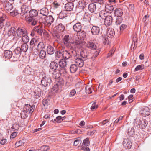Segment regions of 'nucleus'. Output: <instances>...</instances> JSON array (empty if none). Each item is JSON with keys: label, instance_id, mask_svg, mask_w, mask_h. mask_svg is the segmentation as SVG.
<instances>
[{"label": "nucleus", "instance_id": "nucleus-16", "mask_svg": "<svg viewBox=\"0 0 151 151\" xmlns=\"http://www.w3.org/2000/svg\"><path fill=\"white\" fill-rule=\"evenodd\" d=\"M88 9L91 13L94 12L96 9V4L94 3L90 4L88 6Z\"/></svg>", "mask_w": 151, "mask_h": 151}, {"label": "nucleus", "instance_id": "nucleus-56", "mask_svg": "<svg viewBox=\"0 0 151 151\" xmlns=\"http://www.w3.org/2000/svg\"><path fill=\"white\" fill-rule=\"evenodd\" d=\"M144 68V66L143 65H138L135 68V70L136 71H137L139 70H142Z\"/></svg>", "mask_w": 151, "mask_h": 151}, {"label": "nucleus", "instance_id": "nucleus-34", "mask_svg": "<svg viewBox=\"0 0 151 151\" xmlns=\"http://www.w3.org/2000/svg\"><path fill=\"white\" fill-rule=\"evenodd\" d=\"M21 37L22 41L24 43H27L29 41V38L27 35H24Z\"/></svg>", "mask_w": 151, "mask_h": 151}, {"label": "nucleus", "instance_id": "nucleus-63", "mask_svg": "<svg viewBox=\"0 0 151 151\" xmlns=\"http://www.w3.org/2000/svg\"><path fill=\"white\" fill-rule=\"evenodd\" d=\"M41 149L44 151H47L49 149V148L48 146H43L41 147Z\"/></svg>", "mask_w": 151, "mask_h": 151}, {"label": "nucleus", "instance_id": "nucleus-13", "mask_svg": "<svg viewBox=\"0 0 151 151\" xmlns=\"http://www.w3.org/2000/svg\"><path fill=\"white\" fill-rule=\"evenodd\" d=\"M73 30L77 32H79L81 31L82 26L81 24L79 23H77L75 24L73 26Z\"/></svg>", "mask_w": 151, "mask_h": 151}, {"label": "nucleus", "instance_id": "nucleus-53", "mask_svg": "<svg viewBox=\"0 0 151 151\" xmlns=\"http://www.w3.org/2000/svg\"><path fill=\"white\" fill-rule=\"evenodd\" d=\"M5 18L4 17H0V27L2 28L4 26V22L5 20Z\"/></svg>", "mask_w": 151, "mask_h": 151}, {"label": "nucleus", "instance_id": "nucleus-39", "mask_svg": "<svg viewBox=\"0 0 151 151\" xmlns=\"http://www.w3.org/2000/svg\"><path fill=\"white\" fill-rule=\"evenodd\" d=\"M99 16L101 18L103 19H104L105 17H106V16H108L109 15H108L107 13H106L104 11H101L99 13Z\"/></svg>", "mask_w": 151, "mask_h": 151}, {"label": "nucleus", "instance_id": "nucleus-52", "mask_svg": "<svg viewBox=\"0 0 151 151\" xmlns=\"http://www.w3.org/2000/svg\"><path fill=\"white\" fill-rule=\"evenodd\" d=\"M40 27H39L38 25L37 26L35 27L33 29V31L32 32L31 34V35L32 36L34 35V32H37L39 29H40Z\"/></svg>", "mask_w": 151, "mask_h": 151}, {"label": "nucleus", "instance_id": "nucleus-23", "mask_svg": "<svg viewBox=\"0 0 151 151\" xmlns=\"http://www.w3.org/2000/svg\"><path fill=\"white\" fill-rule=\"evenodd\" d=\"M56 29L59 32L63 31L65 29V27L62 24H59L56 26Z\"/></svg>", "mask_w": 151, "mask_h": 151}, {"label": "nucleus", "instance_id": "nucleus-31", "mask_svg": "<svg viewBox=\"0 0 151 151\" xmlns=\"http://www.w3.org/2000/svg\"><path fill=\"white\" fill-rule=\"evenodd\" d=\"M77 65L80 67H82L84 64L83 60L81 58L77 59L76 60Z\"/></svg>", "mask_w": 151, "mask_h": 151}, {"label": "nucleus", "instance_id": "nucleus-58", "mask_svg": "<svg viewBox=\"0 0 151 151\" xmlns=\"http://www.w3.org/2000/svg\"><path fill=\"white\" fill-rule=\"evenodd\" d=\"M123 117V116H119L116 119L114 122L113 124L114 125L115 124H117L121 121Z\"/></svg>", "mask_w": 151, "mask_h": 151}, {"label": "nucleus", "instance_id": "nucleus-61", "mask_svg": "<svg viewBox=\"0 0 151 151\" xmlns=\"http://www.w3.org/2000/svg\"><path fill=\"white\" fill-rule=\"evenodd\" d=\"M12 129L15 130H18L19 128V125L17 124H13L12 126Z\"/></svg>", "mask_w": 151, "mask_h": 151}, {"label": "nucleus", "instance_id": "nucleus-14", "mask_svg": "<svg viewBox=\"0 0 151 151\" xmlns=\"http://www.w3.org/2000/svg\"><path fill=\"white\" fill-rule=\"evenodd\" d=\"M148 124L147 121L145 119H143L142 121H140L139 122V124L138 125H139V127L140 128L142 129H144L146 128Z\"/></svg>", "mask_w": 151, "mask_h": 151}, {"label": "nucleus", "instance_id": "nucleus-4", "mask_svg": "<svg viewBox=\"0 0 151 151\" xmlns=\"http://www.w3.org/2000/svg\"><path fill=\"white\" fill-rule=\"evenodd\" d=\"M27 20L29 24L32 26H35L42 22L43 18L40 16H38L36 18L28 17L27 19Z\"/></svg>", "mask_w": 151, "mask_h": 151}, {"label": "nucleus", "instance_id": "nucleus-60", "mask_svg": "<svg viewBox=\"0 0 151 151\" xmlns=\"http://www.w3.org/2000/svg\"><path fill=\"white\" fill-rule=\"evenodd\" d=\"M59 84L58 83H57L56 85H54L52 89L53 91H54L55 92H56L58 90V85Z\"/></svg>", "mask_w": 151, "mask_h": 151}, {"label": "nucleus", "instance_id": "nucleus-38", "mask_svg": "<svg viewBox=\"0 0 151 151\" xmlns=\"http://www.w3.org/2000/svg\"><path fill=\"white\" fill-rule=\"evenodd\" d=\"M134 134V130L133 127L128 129L127 134L130 136H132Z\"/></svg>", "mask_w": 151, "mask_h": 151}, {"label": "nucleus", "instance_id": "nucleus-21", "mask_svg": "<svg viewBox=\"0 0 151 151\" xmlns=\"http://www.w3.org/2000/svg\"><path fill=\"white\" fill-rule=\"evenodd\" d=\"M62 56L63 58L65 59H69L71 56L70 53L67 50L63 51Z\"/></svg>", "mask_w": 151, "mask_h": 151}, {"label": "nucleus", "instance_id": "nucleus-29", "mask_svg": "<svg viewBox=\"0 0 151 151\" xmlns=\"http://www.w3.org/2000/svg\"><path fill=\"white\" fill-rule=\"evenodd\" d=\"M114 9V8L112 5L107 4L105 6V11L107 12H110V11H112Z\"/></svg>", "mask_w": 151, "mask_h": 151}, {"label": "nucleus", "instance_id": "nucleus-51", "mask_svg": "<svg viewBox=\"0 0 151 151\" xmlns=\"http://www.w3.org/2000/svg\"><path fill=\"white\" fill-rule=\"evenodd\" d=\"M66 16V14L65 13H64V11L61 12L58 15V17L60 19H63Z\"/></svg>", "mask_w": 151, "mask_h": 151}, {"label": "nucleus", "instance_id": "nucleus-15", "mask_svg": "<svg viewBox=\"0 0 151 151\" xmlns=\"http://www.w3.org/2000/svg\"><path fill=\"white\" fill-rule=\"evenodd\" d=\"M99 31V28L97 26H93L91 29V32L92 34L94 35H98Z\"/></svg>", "mask_w": 151, "mask_h": 151}, {"label": "nucleus", "instance_id": "nucleus-30", "mask_svg": "<svg viewBox=\"0 0 151 151\" xmlns=\"http://www.w3.org/2000/svg\"><path fill=\"white\" fill-rule=\"evenodd\" d=\"M28 45L26 43H24L22 45L20 48L22 51L26 52L27 50Z\"/></svg>", "mask_w": 151, "mask_h": 151}, {"label": "nucleus", "instance_id": "nucleus-17", "mask_svg": "<svg viewBox=\"0 0 151 151\" xmlns=\"http://www.w3.org/2000/svg\"><path fill=\"white\" fill-rule=\"evenodd\" d=\"M38 12L37 10L32 9L29 12V17L36 18V17L38 15Z\"/></svg>", "mask_w": 151, "mask_h": 151}, {"label": "nucleus", "instance_id": "nucleus-43", "mask_svg": "<svg viewBox=\"0 0 151 151\" xmlns=\"http://www.w3.org/2000/svg\"><path fill=\"white\" fill-rule=\"evenodd\" d=\"M90 143V142L89 141V139L88 138L85 139L83 142L82 146H87Z\"/></svg>", "mask_w": 151, "mask_h": 151}, {"label": "nucleus", "instance_id": "nucleus-12", "mask_svg": "<svg viewBox=\"0 0 151 151\" xmlns=\"http://www.w3.org/2000/svg\"><path fill=\"white\" fill-rule=\"evenodd\" d=\"M74 4L72 2H68L65 4L64 6L65 10L66 11H71L74 8Z\"/></svg>", "mask_w": 151, "mask_h": 151}, {"label": "nucleus", "instance_id": "nucleus-47", "mask_svg": "<svg viewBox=\"0 0 151 151\" xmlns=\"http://www.w3.org/2000/svg\"><path fill=\"white\" fill-rule=\"evenodd\" d=\"M18 14V12L17 10H14V9H13L11 12H10V14L13 16H15L17 15Z\"/></svg>", "mask_w": 151, "mask_h": 151}, {"label": "nucleus", "instance_id": "nucleus-11", "mask_svg": "<svg viewBox=\"0 0 151 151\" xmlns=\"http://www.w3.org/2000/svg\"><path fill=\"white\" fill-rule=\"evenodd\" d=\"M150 111L149 108L147 107H146L143 108L140 111V113L144 116H146L150 115Z\"/></svg>", "mask_w": 151, "mask_h": 151}, {"label": "nucleus", "instance_id": "nucleus-28", "mask_svg": "<svg viewBox=\"0 0 151 151\" xmlns=\"http://www.w3.org/2000/svg\"><path fill=\"white\" fill-rule=\"evenodd\" d=\"M40 90V88H37V90H35L34 92V96L36 98L38 99L41 96Z\"/></svg>", "mask_w": 151, "mask_h": 151}, {"label": "nucleus", "instance_id": "nucleus-42", "mask_svg": "<svg viewBox=\"0 0 151 151\" xmlns=\"http://www.w3.org/2000/svg\"><path fill=\"white\" fill-rule=\"evenodd\" d=\"M31 71L32 69L29 66H27L24 70V73L27 75L30 74Z\"/></svg>", "mask_w": 151, "mask_h": 151}, {"label": "nucleus", "instance_id": "nucleus-41", "mask_svg": "<svg viewBox=\"0 0 151 151\" xmlns=\"http://www.w3.org/2000/svg\"><path fill=\"white\" fill-rule=\"evenodd\" d=\"M15 28L14 27H12L9 30L8 34L10 35L12 34L14 35L16 33V30H15Z\"/></svg>", "mask_w": 151, "mask_h": 151}, {"label": "nucleus", "instance_id": "nucleus-44", "mask_svg": "<svg viewBox=\"0 0 151 151\" xmlns=\"http://www.w3.org/2000/svg\"><path fill=\"white\" fill-rule=\"evenodd\" d=\"M53 36L56 39V41L57 42H58L60 40V37L58 33L55 32L54 33L53 35Z\"/></svg>", "mask_w": 151, "mask_h": 151}, {"label": "nucleus", "instance_id": "nucleus-33", "mask_svg": "<svg viewBox=\"0 0 151 151\" xmlns=\"http://www.w3.org/2000/svg\"><path fill=\"white\" fill-rule=\"evenodd\" d=\"M40 57L42 59H43L46 56V54L45 51L43 49L41 50L39 52Z\"/></svg>", "mask_w": 151, "mask_h": 151}, {"label": "nucleus", "instance_id": "nucleus-20", "mask_svg": "<svg viewBox=\"0 0 151 151\" xmlns=\"http://www.w3.org/2000/svg\"><path fill=\"white\" fill-rule=\"evenodd\" d=\"M29 9V6H28L26 4L23 5L21 7L22 12L24 14L27 13Z\"/></svg>", "mask_w": 151, "mask_h": 151}, {"label": "nucleus", "instance_id": "nucleus-32", "mask_svg": "<svg viewBox=\"0 0 151 151\" xmlns=\"http://www.w3.org/2000/svg\"><path fill=\"white\" fill-rule=\"evenodd\" d=\"M70 69L71 73H74L77 69V67L75 64H72L70 65Z\"/></svg>", "mask_w": 151, "mask_h": 151}, {"label": "nucleus", "instance_id": "nucleus-27", "mask_svg": "<svg viewBox=\"0 0 151 151\" xmlns=\"http://www.w3.org/2000/svg\"><path fill=\"white\" fill-rule=\"evenodd\" d=\"M5 9L8 12H10L13 9H14L13 8L12 4L9 3H7L6 4Z\"/></svg>", "mask_w": 151, "mask_h": 151}, {"label": "nucleus", "instance_id": "nucleus-3", "mask_svg": "<svg viewBox=\"0 0 151 151\" xmlns=\"http://www.w3.org/2000/svg\"><path fill=\"white\" fill-rule=\"evenodd\" d=\"M87 47L92 50H96L93 52V55L91 58L93 59L95 58L99 55L100 52V50L99 48H98V46L96 43L93 41H90L87 44Z\"/></svg>", "mask_w": 151, "mask_h": 151}, {"label": "nucleus", "instance_id": "nucleus-25", "mask_svg": "<svg viewBox=\"0 0 151 151\" xmlns=\"http://www.w3.org/2000/svg\"><path fill=\"white\" fill-rule=\"evenodd\" d=\"M81 56L84 58H87L88 56V53L86 49H84L81 51L80 52Z\"/></svg>", "mask_w": 151, "mask_h": 151}, {"label": "nucleus", "instance_id": "nucleus-40", "mask_svg": "<svg viewBox=\"0 0 151 151\" xmlns=\"http://www.w3.org/2000/svg\"><path fill=\"white\" fill-rule=\"evenodd\" d=\"M63 120V119L61 116H58L56 117V119H55L54 120H52L51 121L52 122H54V121H56L57 123H59L62 122Z\"/></svg>", "mask_w": 151, "mask_h": 151}, {"label": "nucleus", "instance_id": "nucleus-26", "mask_svg": "<svg viewBox=\"0 0 151 151\" xmlns=\"http://www.w3.org/2000/svg\"><path fill=\"white\" fill-rule=\"evenodd\" d=\"M12 52L9 50H6L4 52V56L6 58H10L12 57Z\"/></svg>", "mask_w": 151, "mask_h": 151}, {"label": "nucleus", "instance_id": "nucleus-18", "mask_svg": "<svg viewBox=\"0 0 151 151\" xmlns=\"http://www.w3.org/2000/svg\"><path fill=\"white\" fill-rule=\"evenodd\" d=\"M86 6V4L85 1L81 0L79 1L78 3V7L83 10Z\"/></svg>", "mask_w": 151, "mask_h": 151}, {"label": "nucleus", "instance_id": "nucleus-62", "mask_svg": "<svg viewBox=\"0 0 151 151\" xmlns=\"http://www.w3.org/2000/svg\"><path fill=\"white\" fill-rule=\"evenodd\" d=\"M76 93V91L75 89L72 90L71 92L69 94L70 96H74Z\"/></svg>", "mask_w": 151, "mask_h": 151}, {"label": "nucleus", "instance_id": "nucleus-10", "mask_svg": "<svg viewBox=\"0 0 151 151\" xmlns=\"http://www.w3.org/2000/svg\"><path fill=\"white\" fill-rule=\"evenodd\" d=\"M123 145L126 149H130L132 145L131 141L128 139H125L123 141Z\"/></svg>", "mask_w": 151, "mask_h": 151}, {"label": "nucleus", "instance_id": "nucleus-57", "mask_svg": "<svg viewBox=\"0 0 151 151\" xmlns=\"http://www.w3.org/2000/svg\"><path fill=\"white\" fill-rule=\"evenodd\" d=\"M30 107L31 106L29 104H25V106L24 107L23 109L25 110V111H27L28 112L29 108H30Z\"/></svg>", "mask_w": 151, "mask_h": 151}, {"label": "nucleus", "instance_id": "nucleus-8", "mask_svg": "<svg viewBox=\"0 0 151 151\" xmlns=\"http://www.w3.org/2000/svg\"><path fill=\"white\" fill-rule=\"evenodd\" d=\"M16 33L18 37H21L24 35H27V32L24 28L19 27L16 30Z\"/></svg>", "mask_w": 151, "mask_h": 151}, {"label": "nucleus", "instance_id": "nucleus-37", "mask_svg": "<svg viewBox=\"0 0 151 151\" xmlns=\"http://www.w3.org/2000/svg\"><path fill=\"white\" fill-rule=\"evenodd\" d=\"M28 113L23 109V111L21 113V117L23 119L26 118L28 116Z\"/></svg>", "mask_w": 151, "mask_h": 151}, {"label": "nucleus", "instance_id": "nucleus-35", "mask_svg": "<svg viewBox=\"0 0 151 151\" xmlns=\"http://www.w3.org/2000/svg\"><path fill=\"white\" fill-rule=\"evenodd\" d=\"M91 15L87 13H85L83 17V20L86 22H88L90 19Z\"/></svg>", "mask_w": 151, "mask_h": 151}, {"label": "nucleus", "instance_id": "nucleus-49", "mask_svg": "<svg viewBox=\"0 0 151 151\" xmlns=\"http://www.w3.org/2000/svg\"><path fill=\"white\" fill-rule=\"evenodd\" d=\"M122 21V19L121 17H118L116 18V24L118 25L121 24Z\"/></svg>", "mask_w": 151, "mask_h": 151}, {"label": "nucleus", "instance_id": "nucleus-59", "mask_svg": "<svg viewBox=\"0 0 151 151\" xmlns=\"http://www.w3.org/2000/svg\"><path fill=\"white\" fill-rule=\"evenodd\" d=\"M127 27V25L124 24H122L120 27V31L122 32L124 29Z\"/></svg>", "mask_w": 151, "mask_h": 151}, {"label": "nucleus", "instance_id": "nucleus-50", "mask_svg": "<svg viewBox=\"0 0 151 151\" xmlns=\"http://www.w3.org/2000/svg\"><path fill=\"white\" fill-rule=\"evenodd\" d=\"M45 47L43 43L42 42H40L37 45V49L40 50L41 49L44 48Z\"/></svg>", "mask_w": 151, "mask_h": 151}, {"label": "nucleus", "instance_id": "nucleus-46", "mask_svg": "<svg viewBox=\"0 0 151 151\" xmlns=\"http://www.w3.org/2000/svg\"><path fill=\"white\" fill-rule=\"evenodd\" d=\"M96 102L94 101L92 104V106L91 107V109L93 111L94 109H96L98 107V105L96 104Z\"/></svg>", "mask_w": 151, "mask_h": 151}, {"label": "nucleus", "instance_id": "nucleus-55", "mask_svg": "<svg viewBox=\"0 0 151 151\" xmlns=\"http://www.w3.org/2000/svg\"><path fill=\"white\" fill-rule=\"evenodd\" d=\"M23 144H24V143L22 142V141L20 140V141L16 142L15 143V147H18L19 146L22 145Z\"/></svg>", "mask_w": 151, "mask_h": 151}, {"label": "nucleus", "instance_id": "nucleus-9", "mask_svg": "<svg viewBox=\"0 0 151 151\" xmlns=\"http://www.w3.org/2000/svg\"><path fill=\"white\" fill-rule=\"evenodd\" d=\"M104 19V23L106 26H110L112 24L113 18L111 15H109L108 16H106Z\"/></svg>", "mask_w": 151, "mask_h": 151}, {"label": "nucleus", "instance_id": "nucleus-7", "mask_svg": "<svg viewBox=\"0 0 151 151\" xmlns=\"http://www.w3.org/2000/svg\"><path fill=\"white\" fill-rule=\"evenodd\" d=\"M45 24L46 26L49 27L51 26V24L54 22V19L52 15L47 16L45 17Z\"/></svg>", "mask_w": 151, "mask_h": 151}, {"label": "nucleus", "instance_id": "nucleus-19", "mask_svg": "<svg viewBox=\"0 0 151 151\" xmlns=\"http://www.w3.org/2000/svg\"><path fill=\"white\" fill-rule=\"evenodd\" d=\"M49 13L48 10L46 8L44 7L40 10V14L44 16H47Z\"/></svg>", "mask_w": 151, "mask_h": 151}, {"label": "nucleus", "instance_id": "nucleus-24", "mask_svg": "<svg viewBox=\"0 0 151 151\" xmlns=\"http://www.w3.org/2000/svg\"><path fill=\"white\" fill-rule=\"evenodd\" d=\"M47 52L48 54L52 55L54 52V48L52 46L49 45L47 47Z\"/></svg>", "mask_w": 151, "mask_h": 151}, {"label": "nucleus", "instance_id": "nucleus-5", "mask_svg": "<svg viewBox=\"0 0 151 151\" xmlns=\"http://www.w3.org/2000/svg\"><path fill=\"white\" fill-rule=\"evenodd\" d=\"M41 82L42 85L45 87L49 86L52 83L50 77L47 76L43 77L41 80Z\"/></svg>", "mask_w": 151, "mask_h": 151}, {"label": "nucleus", "instance_id": "nucleus-22", "mask_svg": "<svg viewBox=\"0 0 151 151\" xmlns=\"http://www.w3.org/2000/svg\"><path fill=\"white\" fill-rule=\"evenodd\" d=\"M114 13L116 16L121 17L123 14V12L122 10L120 8H116L114 11Z\"/></svg>", "mask_w": 151, "mask_h": 151}, {"label": "nucleus", "instance_id": "nucleus-6", "mask_svg": "<svg viewBox=\"0 0 151 151\" xmlns=\"http://www.w3.org/2000/svg\"><path fill=\"white\" fill-rule=\"evenodd\" d=\"M49 67L50 69L55 71L53 74L54 78H55V75L54 74L55 73H58V63L54 61L51 62L50 64Z\"/></svg>", "mask_w": 151, "mask_h": 151}, {"label": "nucleus", "instance_id": "nucleus-1", "mask_svg": "<svg viewBox=\"0 0 151 151\" xmlns=\"http://www.w3.org/2000/svg\"><path fill=\"white\" fill-rule=\"evenodd\" d=\"M63 43L64 45L69 49H74L80 43V41H74L68 35H65L62 39Z\"/></svg>", "mask_w": 151, "mask_h": 151}, {"label": "nucleus", "instance_id": "nucleus-48", "mask_svg": "<svg viewBox=\"0 0 151 151\" xmlns=\"http://www.w3.org/2000/svg\"><path fill=\"white\" fill-rule=\"evenodd\" d=\"M86 93L89 94L92 93L91 88L88 86H86L85 88Z\"/></svg>", "mask_w": 151, "mask_h": 151}, {"label": "nucleus", "instance_id": "nucleus-64", "mask_svg": "<svg viewBox=\"0 0 151 151\" xmlns=\"http://www.w3.org/2000/svg\"><path fill=\"white\" fill-rule=\"evenodd\" d=\"M109 41L108 40V39L107 38H105L103 40V43L104 45H106L109 44Z\"/></svg>", "mask_w": 151, "mask_h": 151}, {"label": "nucleus", "instance_id": "nucleus-2", "mask_svg": "<svg viewBox=\"0 0 151 151\" xmlns=\"http://www.w3.org/2000/svg\"><path fill=\"white\" fill-rule=\"evenodd\" d=\"M58 64L59 65L58 69V73H55L54 74L55 75V78H58L60 76H65L67 74V63L66 60L63 59H61Z\"/></svg>", "mask_w": 151, "mask_h": 151}, {"label": "nucleus", "instance_id": "nucleus-45", "mask_svg": "<svg viewBox=\"0 0 151 151\" xmlns=\"http://www.w3.org/2000/svg\"><path fill=\"white\" fill-rule=\"evenodd\" d=\"M22 51L19 47H16L14 50V52L15 54L17 55H18L21 54Z\"/></svg>", "mask_w": 151, "mask_h": 151}, {"label": "nucleus", "instance_id": "nucleus-36", "mask_svg": "<svg viewBox=\"0 0 151 151\" xmlns=\"http://www.w3.org/2000/svg\"><path fill=\"white\" fill-rule=\"evenodd\" d=\"M114 32L113 29H109L107 32V35L109 37H111L114 35Z\"/></svg>", "mask_w": 151, "mask_h": 151}, {"label": "nucleus", "instance_id": "nucleus-54", "mask_svg": "<svg viewBox=\"0 0 151 151\" xmlns=\"http://www.w3.org/2000/svg\"><path fill=\"white\" fill-rule=\"evenodd\" d=\"M37 40L36 39H35L34 38H32L30 42V45H32L34 44L35 45L37 44Z\"/></svg>", "mask_w": 151, "mask_h": 151}]
</instances>
